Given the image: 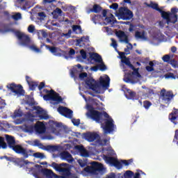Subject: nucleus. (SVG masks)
Returning a JSON list of instances; mask_svg holds the SVG:
<instances>
[{
	"instance_id": "nucleus-1",
	"label": "nucleus",
	"mask_w": 178,
	"mask_h": 178,
	"mask_svg": "<svg viewBox=\"0 0 178 178\" xmlns=\"http://www.w3.org/2000/svg\"><path fill=\"white\" fill-rule=\"evenodd\" d=\"M6 144L8 145L9 148L13 149L16 154H23L24 155H26V150L24 149V147H23L20 145H16V140L15 139V137L6 134Z\"/></svg>"
},
{
	"instance_id": "nucleus-2",
	"label": "nucleus",
	"mask_w": 178,
	"mask_h": 178,
	"mask_svg": "<svg viewBox=\"0 0 178 178\" xmlns=\"http://www.w3.org/2000/svg\"><path fill=\"white\" fill-rule=\"evenodd\" d=\"M117 16L118 19H121L122 20H131V18L134 17V14H133V11L128 8L120 7Z\"/></svg>"
},
{
	"instance_id": "nucleus-3",
	"label": "nucleus",
	"mask_w": 178,
	"mask_h": 178,
	"mask_svg": "<svg viewBox=\"0 0 178 178\" xmlns=\"http://www.w3.org/2000/svg\"><path fill=\"white\" fill-rule=\"evenodd\" d=\"M63 166H67V163H62L58 164L55 162H53L51 164V167L53 168L54 170L56 172H59V173H61V175H64L65 176H69V175H70V170H69L67 168H64Z\"/></svg>"
},
{
	"instance_id": "nucleus-4",
	"label": "nucleus",
	"mask_w": 178,
	"mask_h": 178,
	"mask_svg": "<svg viewBox=\"0 0 178 178\" xmlns=\"http://www.w3.org/2000/svg\"><path fill=\"white\" fill-rule=\"evenodd\" d=\"M104 122H101V126L105 133V134H108V133H112L113 130H115V124H113V119H104Z\"/></svg>"
},
{
	"instance_id": "nucleus-5",
	"label": "nucleus",
	"mask_w": 178,
	"mask_h": 178,
	"mask_svg": "<svg viewBox=\"0 0 178 178\" xmlns=\"http://www.w3.org/2000/svg\"><path fill=\"white\" fill-rule=\"evenodd\" d=\"M160 95L162 101L164 104H170L172 102L173 98H175V95L172 90L166 91V89L163 88L160 92Z\"/></svg>"
},
{
	"instance_id": "nucleus-6",
	"label": "nucleus",
	"mask_w": 178,
	"mask_h": 178,
	"mask_svg": "<svg viewBox=\"0 0 178 178\" xmlns=\"http://www.w3.org/2000/svg\"><path fill=\"white\" fill-rule=\"evenodd\" d=\"M7 88L10 90L12 92L16 94L17 95H24V90H23V86L20 84H16L15 83H10L7 86Z\"/></svg>"
},
{
	"instance_id": "nucleus-7",
	"label": "nucleus",
	"mask_w": 178,
	"mask_h": 178,
	"mask_svg": "<svg viewBox=\"0 0 178 178\" xmlns=\"http://www.w3.org/2000/svg\"><path fill=\"white\" fill-rule=\"evenodd\" d=\"M85 83L89 88V90H92L95 92H99L97 90V88H99V84L98 81H95L92 77H88L85 81Z\"/></svg>"
},
{
	"instance_id": "nucleus-8",
	"label": "nucleus",
	"mask_w": 178,
	"mask_h": 178,
	"mask_svg": "<svg viewBox=\"0 0 178 178\" xmlns=\"http://www.w3.org/2000/svg\"><path fill=\"white\" fill-rule=\"evenodd\" d=\"M104 159L107 161V163L113 165V166H115L117 169H122V168H123V164L114 157L104 155Z\"/></svg>"
},
{
	"instance_id": "nucleus-9",
	"label": "nucleus",
	"mask_w": 178,
	"mask_h": 178,
	"mask_svg": "<svg viewBox=\"0 0 178 178\" xmlns=\"http://www.w3.org/2000/svg\"><path fill=\"white\" fill-rule=\"evenodd\" d=\"M58 112L60 115H62V116H65V118H67L68 119H72V118H73V111L70 108H67V107L60 106L58 108Z\"/></svg>"
},
{
	"instance_id": "nucleus-10",
	"label": "nucleus",
	"mask_w": 178,
	"mask_h": 178,
	"mask_svg": "<svg viewBox=\"0 0 178 178\" xmlns=\"http://www.w3.org/2000/svg\"><path fill=\"white\" fill-rule=\"evenodd\" d=\"M115 35H117L121 42H125V44H128V45L131 47V49H133V44L129 42V36L127 35L124 31L120 30L115 33Z\"/></svg>"
},
{
	"instance_id": "nucleus-11",
	"label": "nucleus",
	"mask_w": 178,
	"mask_h": 178,
	"mask_svg": "<svg viewBox=\"0 0 178 178\" xmlns=\"http://www.w3.org/2000/svg\"><path fill=\"white\" fill-rule=\"evenodd\" d=\"M15 35L22 45H29V44H30V37H29V35L22 33L20 31H17Z\"/></svg>"
},
{
	"instance_id": "nucleus-12",
	"label": "nucleus",
	"mask_w": 178,
	"mask_h": 178,
	"mask_svg": "<svg viewBox=\"0 0 178 178\" xmlns=\"http://www.w3.org/2000/svg\"><path fill=\"white\" fill-rule=\"evenodd\" d=\"M111 83V78L108 75H106V77L100 76L99 79V82L97 83L99 84V88L100 87H102V88H104L105 90H108L109 88V84Z\"/></svg>"
},
{
	"instance_id": "nucleus-13",
	"label": "nucleus",
	"mask_w": 178,
	"mask_h": 178,
	"mask_svg": "<svg viewBox=\"0 0 178 178\" xmlns=\"http://www.w3.org/2000/svg\"><path fill=\"white\" fill-rule=\"evenodd\" d=\"M88 115H89L91 119L97 122V123H102V113L98 111L92 110Z\"/></svg>"
},
{
	"instance_id": "nucleus-14",
	"label": "nucleus",
	"mask_w": 178,
	"mask_h": 178,
	"mask_svg": "<svg viewBox=\"0 0 178 178\" xmlns=\"http://www.w3.org/2000/svg\"><path fill=\"white\" fill-rule=\"evenodd\" d=\"M83 136L85 140L89 143H92L95 141V140L100 138L99 135L95 132H86L84 133Z\"/></svg>"
},
{
	"instance_id": "nucleus-15",
	"label": "nucleus",
	"mask_w": 178,
	"mask_h": 178,
	"mask_svg": "<svg viewBox=\"0 0 178 178\" xmlns=\"http://www.w3.org/2000/svg\"><path fill=\"white\" fill-rule=\"evenodd\" d=\"M33 109L36 111V115H38L39 119L38 120H47L49 118L48 114L40 107L34 106Z\"/></svg>"
},
{
	"instance_id": "nucleus-16",
	"label": "nucleus",
	"mask_w": 178,
	"mask_h": 178,
	"mask_svg": "<svg viewBox=\"0 0 178 178\" xmlns=\"http://www.w3.org/2000/svg\"><path fill=\"white\" fill-rule=\"evenodd\" d=\"M40 149H43L44 151H48L49 152H56L59 149V147L56 145H44V144L41 143L38 146Z\"/></svg>"
},
{
	"instance_id": "nucleus-17",
	"label": "nucleus",
	"mask_w": 178,
	"mask_h": 178,
	"mask_svg": "<svg viewBox=\"0 0 178 178\" xmlns=\"http://www.w3.org/2000/svg\"><path fill=\"white\" fill-rule=\"evenodd\" d=\"M35 131L38 134H44L47 131V127L45 124L40 121H38L35 124Z\"/></svg>"
},
{
	"instance_id": "nucleus-18",
	"label": "nucleus",
	"mask_w": 178,
	"mask_h": 178,
	"mask_svg": "<svg viewBox=\"0 0 178 178\" xmlns=\"http://www.w3.org/2000/svg\"><path fill=\"white\" fill-rule=\"evenodd\" d=\"M168 119L174 124H178V109L174 108V110L169 114Z\"/></svg>"
},
{
	"instance_id": "nucleus-19",
	"label": "nucleus",
	"mask_w": 178,
	"mask_h": 178,
	"mask_svg": "<svg viewBox=\"0 0 178 178\" xmlns=\"http://www.w3.org/2000/svg\"><path fill=\"white\" fill-rule=\"evenodd\" d=\"M60 156L63 161H67L69 163H72L74 161V159L69 152H63L60 154Z\"/></svg>"
},
{
	"instance_id": "nucleus-20",
	"label": "nucleus",
	"mask_w": 178,
	"mask_h": 178,
	"mask_svg": "<svg viewBox=\"0 0 178 178\" xmlns=\"http://www.w3.org/2000/svg\"><path fill=\"white\" fill-rule=\"evenodd\" d=\"M159 13H161V17L166 20L167 24H170V23H173V19H172V16H173L172 14H170V13H168L162 10L159 11Z\"/></svg>"
},
{
	"instance_id": "nucleus-21",
	"label": "nucleus",
	"mask_w": 178,
	"mask_h": 178,
	"mask_svg": "<svg viewBox=\"0 0 178 178\" xmlns=\"http://www.w3.org/2000/svg\"><path fill=\"white\" fill-rule=\"evenodd\" d=\"M75 149H77V151L79 152L81 156H83V158H88V156H90V154L88 153V151L86 149L84 146L76 145Z\"/></svg>"
},
{
	"instance_id": "nucleus-22",
	"label": "nucleus",
	"mask_w": 178,
	"mask_h": 178,
	"mask_svg": "<svg viewBox=\"0 0 178 178\" xmlns=\"http://www.w3.org/2000/svg\"><path fill=\"white\" fill-rule=\"evenodd\" d=\"M56 127H62V123L56 122L55 121H50L49 129L51 130V132L54 133V134H59V131L56 130Z\"/></svg>"
},
{
	"instance_id": "nucleus-23",
	"label": "nucleus",
	"mask_w": 178,
	"mask_h": 178,
	"mask_svg": "<svg viewBox=\"0 0 178 178\" xmlns=\"http://www.w3.org/2000/svg\"><path fill=\"white\" fill-rule=\"evenodd\" d=\"M44 47L51 54H53L54 56H60L62 55L60 53H58L59 49L56 47L49 46L48 44H45Z\"/></svg>"
},
{
	"instance_id": "nucleus-24",
	"label": "nucleus",
	"mask_w": 178,
	"mask_h": 178,
	"mask_svg": "<svg viewBox=\"0 0 178 178\" xmlns=\"http://www.w3.org/2000/svg\"><path fill=\"white\" fill-rule=\"evenodd\" d=\"M51 101H54L56 104H59L63 101V99L59 95V93L54 90V92H51Z\"/></svg>"
},
{
	"instance_id": "nucleus-25",
	"label": "nucleus",
	"mask_w": 178,
	"mask_h": 178,
	"mask_svg": "<svg viewBox=\"0 0 178 178\" xmlns=\"http://www.w3.org/2000/svg\"><path fill=\"white\" fill-rule=\"evenodd\" d=\"M177 12H178V9L177 8H171V13L170 15H171V19H172V24H175V23L177 22Z\"/></svg>"
},
{
	"instance_id": "nucleus-26",
	"label": "nucleus",
	"mask_w": 178,
	"mask_h": 178,
	"mask_svg": "<svg viewBox=\"0 0 178 178\" xmlns=\"http://www.w3.org/2000/svg\"><path fill=\"white\" fill-rule=\"evenodd\" d=\"M102 10V7L98 4L93 5L92 8L88 10V13H99Z\"/></svg>"
},
{
	"instance_id": "nucleus-27",
	"label": "nucleus",
	"mask_w": 178,
	"mask_h": 178,
	"mask_svg": "<svg viewBox=\"0 0 178 178\" xmlns=\"http://www.w3.org/2000/svg\"><path fill=\"white\" fill-rule=\"evenodd\" d=\"M90 58L91 60H95L96 63H102V57L97 53L92 54Z\"/></svg>"
},
{
	"instance_id": "nucleus-28",
	"label": "nucleus",
	"mask_w": 178,
	"mask_h": 178,
	"mask_svg": "<svg viewBox=\"0 0 178 178\" xmlns=\"http://www.w3.org/2000/svg\"><path fill=\"white\" fill-rule=\"evenodd\" d=\"M43 92L47 94L43 96V99H44V101H51V94L54 92V90L51 89L49 90L48 89H44Z\"/></svg>"
},
{
	"instance_id": "nucleus-29",
	"label": "nucleus",
	"mask_w": 178,
	"mask_h": 178,
	"mask_svg": "<svg viewBox=\"0 0 178 178\" xmlns=\"http://www.w3.org/2000/svg\"><path fill=\"white\" fill-rule=\"evenodd\" d=\"M14 163H15V165H17V166H19V168H23L24 166V163H26V165H27V163H30V161H24L22 159H15L14 161Z\"/></svg>"
},
{
	"instance_id": "nucleus-30",
	"label": "nucleus",
	"mask_w": 178,
	"mask_h": 178,
	"mask_svg": "<svg viewBox=\"0 0 178 178\" xmlns=\"http://www.w3.org/2000/svg\"><path fill=\"white\" fill-rule=\"evenodd\" d=\"M115 17L113 15V14H110V17H106L104 19V24L108 25L109 24H115V22H116L115 19Z\"/></svg>"
},
{
	"instance_id": "nucleus-31",
	"label": "nucleus",
	"mask_w": 178,
	"mask_h": 178,
	"mask_svg": "<svg viewBox=\"0 0 178 178\" xmlns=\"http://www.w3.org/2000/svg\"><path fill=\"white\" fill-rule=\"evenodd\" d=\"M135 37L138 39L140 40H147V37L145 35V31H136L135 33Z\"/></svg>"
},
{
	"instance_id": "nucleus-32",
	"label": "nucleus",
	"mask_w": 178,
	"mask_h": 178,
	"mask_svg": "<svg viewBox=\"0 0 178 178\" xmlns=\"http://www.w3.org/2000/svg\"><path fill=\"white\" fill-rule=\"evenodd\" d=\"M95 172H102L104 170V165L97 161H93Z\"/></svg>"
},
{
	"instance_id": "nucleus-33",
	"label": "nucleus",
	"mask_w": 178,
	"mask_h": 178,
	"mask_svg": "<svg viewBox=\"0 0 178 178\" xmlns=\"http://www.w3.org/2000/svg\"><path fill=\"white\" fill-rule=\"evenodd\" d=\"M127 94H128L129 99H136V96L137 95V93L129 88H126Z\"/></svg>"
},
{
	"instance_id": "nucleus-34",
	"label": "nucleus",
	"mask_w": 178,
	"mask_h": 178,
	"mask_svg": "<svg viewBox=\"0 0 178 178\" xmlns=\"http://www.w3.org/2000/svg\"><path fill=\"white\" fill-rule=\"evenodd\" d=\"M62 10L59 8H56L53 13H51V15H53V17L54 19H58V17H59V16L62 15Z\"/></svg>"
},
{
	"instance_id": "nucleus-35",
	"label": "nucleus",
	"mask_w": 178,
	"mask_h": 178,
	"mask_svg": "<svg viewBox=\"0 0 178 178\" xmlns=\"http://www.w3.org/2000/svg\"><path fill=\"white\" fill-rule=\"evenodd\" d=\"M24 149L25 150L26 154H23V153H17V154H19L20 155H22V156L25 159L29 158V156H33V154H34V151L32 149H29L27 150V149L24 148Z\"/></svg>"
},
{
	"instance_id": "nucleus-36",
	"label": "nucleus",
	"mask_w": 178,
	"mask_h": 178,
	"mask_svg": "<svg viewBox=\"0 0 178 178\" xmlns=\"http://www.w3.org/2000/svg\"><path fill=\"white\" fill-rule=\"evenodd\" d=\"M72 31L75 34H81V26L80 25H73L72 26Z\"/></svg>"
},
{
	"instance_id": "nucleus-37",
	"label": "nucleus",
	"mask_w": 178,
	"mask_h": 178,
	"mask_svg": "<svg viewBox=\"0 0 178 178\" xmlns=\"http://www.w3.org/2000/svg\"><path fill=\"white\" fill-rule=\"evenodd\" d=\"M154 62H155V60L149 62V66L147 65L145 67L147 72H154V70H155V68H154V66H155V64L154 63Z\"/></svg>"
},
{
	"instance_id": "nucleus-38",
	"label": "nucleus",
	"mask_w": 178,
	"mask_h": 178,
	"mask_svg": "<svg viewBox=\"0 0 178 178\" xmlns=\"http://www.w3.org/2000/svg\"><path fill=\"white\" fill-rule=\"evenodd\" d=\"M26 118L27 122H31V123H33L34 120H36L35 116L33 115L31 113H27L26 115Z\"/></svg>"
},
{
	"instance_id": "nucleus-39",
	"label": "nucleus",
	"mask_w": 178,
	"mask_h": 178,
	"mask_svg": "<svg viewBox=\"0 0 178 178\" xmlns=\"http://www.w3.org/2000/svg\"><path fill=\"white\" fill-rule=\"evenodd\" d=\"M122 63H124V65L130 67V69H134L133 64H131L129 58L124 57V58L122 60Z\"/></svg>"
},
{
	"instance_id": "nucleus-40",
	"label": "nucleus",
	"mask_w": 178,
	"mask_h": 178,
	"mask_svg": "<svg viewBox=\"0 0 178 178\" xmlns=\"http://www.w3.org/2000/svg\"><path fill=\"white\" fill-rule=\"evenodd\" d=\"M6 149L8 148V144L5 143V138L0 136V149Z\"/></svg>"
},
{
	"instance_id": "nucleus-41",
	"label": "nucleus",
	"mask_w": 178,
	"mask_h": 178,
	"mask_svg": "<svg viewBox=\"0 0 178 178\" xmlns=\"http://www.w3.org/2000/svg\"><path fill=\"white\" fill-rule=\"evenodd\" d=\"M92 166H87L85 168V172H87L88 173H95V168L94 167V163H91Z\"/></svg>"
},
{
	"instance_id": "nucleus-42",
	"label": "nucleus",
	"mask_w": 178,
	"mask_h": 178,
	"mask_svg": "<svg viewBox=\"0 0 178 178\" xmlns=\"http://www.w3.org/2000/svg\"><path fill=\"white\" fill-rule=\"evenodd\" d=\"M29 86L30 90H31V91H34V90H35L37 88V87H38V82L37 81H33L32 82H29Z\"/></svg>"
},
{
	"instance_id": "nucleus-43",
	"label": "nucleus",
	"mask_w": 178,
	"mask_h": 178,
	"mask_svg": "<svg viewBox=\"0 0 178 178\" xmlns=\"http://www.w3.org/2000/svg\"><path fill=\"white\" fill-rule=\"evenodd\" d=\"M133 176H134V172L131 170H127L125 173H124V178H133Z\"/></svg>"
},
{
	"instance_id": "nucleus-44",
	"label": "nucleus",
	"mask_w": 178,
	"mask_h": 178,
	"mask_svg": "<svg viewBox=\"0 0 178 178\" xmlns=\"http://www.w3.org/2000/svg\"><path fill=\"white\" fill-rule=\"evenodd\" d=\"M38 35L42 38H47V37H48V33L44 30H40L38 32Z\"/></svg>"
},
{
	"instance_id": "nucleus-45",
	"label": "nucleus",
	"mask_w": 178,
	"mask_h": 178,
	"mask_svg": "<svg viewBox=\"0 0 178 178\" xmlns=\"http://www.w3.org/2000/svg\"><path fill=\"white\" fill-rule=\"evenodd\" d=\"M29 48L34 52H36V54H40V52H41V49L40 48L37 47V46H35L34 44L31 45L29 47Z\"/></svg>"
},
{
	"instance_id": "nucleus-46",
	"label": "nucleus",
	"mask_w": 178,
	"mask_h": 178,
	"mask_svg": "<svg viewBox=\"0 0 178 178\" xmlns=\"http://www.w3.org/2000/svg\"><path fill=\"white\" fill-rule=\"evenodd\" d=\"M33 156L35 158H39L40 159H44L45 158V155L44 153H40V152H36L33 154Z\"/></svg>"
},
{
	"instance_id": "nucleus-47",
	"label": "nucleus",
	"mask_w": 178,
	"mask_h": 178,
	"mask_svg": "<svg viewBox=\"0 0 178 178\" xmlns=\"http://www.w3.org/2000/svg\"><path fill=\"white\" fill-rule=\"evenodd\" d=\"M99 65H97V67L101 70V72H105L106 70V65L104 63V61H102Z\"/></svg>"
},
{
	"instance_id": "nucleus-48",
	"label": "nucleus",
	"mask_w": 178,
	"mask_h": 178,
	"mask_svg": "<svg viewBox=\"0 0 178 178\" xmlns=\"http://www.w3.org/2000/svg\"><path fill=\"white\" fill-rule=\"evenodd\" d=\"M152 105V103L148 100H145L143 102V106L145 109H149V107Z\"/></svg>"
},
{
	"instance_id": "nucleus-49",
	"label": "nucleus",
	"mask_w": 178,
	"mask_h": 178,
	"mask_svg": "<svg viewBox=\"0 0 178 178\" xmlns=\"http://www.w3.org/2000/svg\"><path fill=\"white\" fill-rule=\"evenodd\" d=\"M173 144L178 145V129L175 131V136L172 140Z\"/></svg>"
},
{
	"instance_id": "nucleus-50",
	"label": "nucleus",
	"mask_w": 178,
	"mask_h": 178,
	"mask_svg": "<svg viewBox=\"0 0 178 178\" xmlns=\"http://www.w3.org/2000/svg\"><path fill=\"white\" fill-rule=\"evenodd\" d=\"M99 19H101V15H94L92 17V21L93 22V23H95V24H97Z\"/></svg>"
},
{
	"instance_id": "nucleus-51",
	"label": "nucleus",
	"mask_w": 178,
	"mask_h": 178,
	"mask_svg": "<svg viewBox=\"0 0 178 178\" xmlns=\"http://www.w3.org/2000/svg\"><path fill=\"white\" fill-rule=\"evenodd\" d=\"M78 163H79V165L81 166V168H86V166H87V159L86 160L79 159L78 161Z\"/></svg>"
},
{
	"instance_id": "nucleus-52",
	"label": "nucleus",
	"mask_w": 178,
	"mask_h": 178,
	"mask_svg": "<svg viewBox=\"0 0 178 178\" xmlns=\"http://www.w3.org/2000/svg\"><path fill=\"white\" fill-rule=\"evenodd\" d=\"M150 7L152 8V9H154V10H157V12H161V10H162L159 8V7L158 6V4L155 3H152L150 5Z\"/></svg>"
},
{
	"instance_id": "nucleus-53",
	"label": "nucleus",
	"mask_w": 178,
	"mask_h": 178,
	"mask_svg": "<svg viewBox=\"0 0 178 178\" xmlns=\"http://www.w3.org/2000/svg\"><path fill=\"white\" fill-rule=\"evenodd\" d=\"M14 116L15 118H22V116H23V113L21 110H15L14 112Z\"/></svg>"
},
{
	"instance_id": "nucleus-54",
	"label": "nucleus",
	"mask_w": 178,
	"mask_h": 178,
	"mask_svg": "<svg viewBox=\"0 0 178 178\" xmlns=\"http://www.w3.org/2000/svg\"><path fill=\"white\" fill-rule=\"evenodd\" d=\"M56 0H42L43 5H52Z\"/></svg>"
},
{
	"instance_id": "nucleus-55",
	"label": "nucleus",
	"mask_w": 178,
	"mask_h": 178,
	"mask_svg": "<svg viewBox=\"0 0 178 178\" xmlns=\"http://www.w3.org/2000/svg\"><path fill=\"white\" fill-rule=\"evenodd\" d=\"M12 18L14 20H19V19H22V14L20 13H17V14L13 15Z\"/></svg>"
},
{
	"instance_id": "nucleus-56",
	"label": "nucleus",
	"mask_w": 178,
	"mask_h": 178,
	"mask_svg": "<svg viewBox=\"0 0 178 178\" xmlns=\"http://www.w3.org/2000/svg\"><path fill=\"white\" fill-rule=\"evenodd\" d=\"M162 60L163 62H166L167 63H169L170 60V56L168 54H166L162 57Z\"/></svg>"
},
{
	"instance_id": "nucleus-57",
	"label": "nucleus",
	"mask_w": 178,
	"mask_h": 178,
	"mask_svg": "<svg viewBox=\"0 0 178 178\" xmlns=\"http://www.w3.org/2000/svg\"><path fill=\"white\" fill-rule=\"evenodd\" d=\"M136 29H137V25H134V24L130 23L129 28V31L130 33H133V31H134L136 30Z\"/></svg>"
},
{
	"instance_id": "nucleus-58",
	"label": "nucleus",
	"mask_w": 178,
	"mask_h": 178,
	"mask_svg": "<svg viewBox=\"0 0 178 178\" xmlns=\"http://www.w3.org/2000/svg\"><path fill=\"white\" fill-rule=\"evenodd\" d=\"M108 143V139H99V144L102 146L106 145V143Z\"/></svg>"
},
{
	"instance_id": "nucleus-59",
	"label": "nucleus",
	"mask_w": 178,
	"mask_h": 178,
	"mask_svg": "<svg viewBox=\"0 0 178 178\" xmlns=\"http://www.w3.org/2000/svg\"><path fill=\"white\" fill-rule=\"evenodd\" d=\"M80 54L83 59H87V52H86L84 49H81Z\"/></svg>"
},
{
	"instance_id": "nucleus-60",
	"label": "nucleus",
	"mask_w": 178,
	"mask_h": 178,
	"mask_svg": "<svg viewBox=\"0 0 178 178\" xmlns=\"http://www.w3.org/2000/svg\"><path fill=\"white\" fill-rule=\"evenodd\" d=\"M35 30V26H34V25H29L28 27V31L29 33H34Z\"/></svg>"
},
{
	"instance_id": "nucleus-61",
	"label": "nucleus",
	"mask_w": 178,
	"mask_h": 178,
	"mask_svg": "<svg viewBox=\"0 0 178 178\" xmlns=\"http://www.w3.org/2000/svg\"><path fill=\"white\" fill-rule=\"evenodd\" d=\"M6 106V103L5 102V100L0 98V109H3Z\"/></svg>"
},
{
	"instance_id": "nucleus-62",
	"label": "nucleus",
	"mask_w": 178,
	"mask_h": 178,
	"mask_svg": "<svg viewBox=\"0 0 178 178\" xmlns=\"http://www.w3.org/2000/svg\"><path fill=\"white\" fill-rule=\"evenodd\" d=\"M38 16L40 17V20H44V19H45V17H47V15H45V13H44V12L38 13Z\"/></svg>"
},
{
	"instance_id": "nucleus-63",
	"label": "nucleus",
	"mask_w": 178,
	"mask_h": 178,
	"mask_svg": "<svg viewBox=\"0 0 178 178\" xmlns=\"http://www.w3.org/2000/svg\"><path fill=\"white\" fill-rule=\"evenodd\" d=\"M119 8V4L118 3H114L111 6H110V9H113V10H117Z\"/></svg>"
},
{
	"instance_id": "nucleus-64",
	"label": "nucleus",
	"mask_w": 178,
	"mask_h": 178,
	"mask_svg": "<svg viewBox=\"0 0 178 178\" xmlns=\"http://www.w3.org/2000/svg\"><path fill=\"white\" fill-rule=\"evenodd\" d=\"M72 122L74 124V126H79V124H80V120L79 119H72Z\"/></svg>"
}]
</instances>
